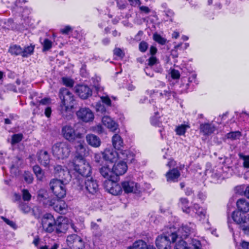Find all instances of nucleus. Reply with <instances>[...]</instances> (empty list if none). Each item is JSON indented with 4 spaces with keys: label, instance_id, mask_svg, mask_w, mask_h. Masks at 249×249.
Instances as JSON below:
<instances>
[{
    "label": "nucleus",
    "instance_id": "13d9d810",
    "mask_svg": "<svg viewBox=\"0 0 249 249\" xmlns=\"http://www.w3.org/2000/svg\"><path fill=\"white\" fill-rule=\"evenodd\" d=\"M148 48V44L145 41H142L139 45V50L142 53H145Z\"/></svg>",
    "mask_w": 249,
    "mask_h": 249
},
{
    "label": "nucleus",
    "instance_id": "aec40b11",
    "mask_svg": "<svg viewBox=\"0 0 249 249\" xmlns=\"http://www.w3.org/2000/svg\"><path fill=\"white\" fill-rule=\"evenodd\" d=\"M77 144L75 146V155L73 159H85L86 154V144L83 141L77 140Z\"/></svg>",
    "mask_w": 249,
    "mask_h": 249
},
{
    "label": "nucleus",
    "instance_id": "7ed1b4c3",
    "mask_svg": "<svg viewBox=\"0 0 249 249\" xmlns=\"http://www.w3.org/2000/svg\"><path fill=\"white\" fill-rule=\"evenodd\" d=\"M68 180L58 178L52 179L49 183L51 191L58 199L64 198L66 195V187Z\"/></svg>",
    "mask_w": 249,
    "mask_h": 249
},
{
    "label": "nucleus",
    "instance_id": "c03bdc74",
    "mask_svg": "<svg viewBox=\"0 0 249 249\" xmlns=\"http://www.w3.org/2000/svg\"><path fill=\"white\" fill-rule=\"evenodd\" d=\"M241 136V132L239 131H231L227 134V138L231 140L239 139Z\"/></svg>",
    "mask_w": 249,
    "mask_h": 249
},
{
    "label": "nucleus",
    "instance_id": "58836bf2",
    "mask_svg": "<svg viewBox=\"0 0 249 249\" xmlns=\"http://www.w3.org/2000/svg\"><path fill=\"white\" fill-rule=\"evenodd\" d=\"M179 202L183 212L186 213H189L191 212V208L188 206V199L187 198L181 197L179 199Z\"/></svg>",
    "mask_w": 249,
    "mask_h": 249
},
{
    "label": "nucleus",
    "instance_id": "5701e85b",
    "mask_svg": "<svg viewBox=\"0 0 249 249\" xmlns=\"http://www.w3.org/2000/svg\"><path fill=\"white\" fill-rule=\"evenodd\" d=\"M99 172L102 176L108 179H117L116 176L113 173L112 168L111 169L108 165L105 164L99 169Z\"/></svg>",
    "mask_w": 249,
    "mask_h": 249
},
{
    "label": "nucleus",
    "instance_id": "e2e57ef3",
    "mask_svg": "<svg viewBox=\"0 0 249 249\" xmlns=\"http://www.w3.org/2000/svg\"><path fill=\"white\" fill-rule=\"evenodd\" d=\"M170 74L171 75V77L173 79H178L180 76L179 71L178 70L174 69H171Z\"/></svg>",
    "mask_w": 249,
    "mask_h": 249
},
{
    "label": "nucleus",
    "instance_id": "37998d69",
    "mask_svg": "<svg viewBox=\"0 0 249 249\" xmlns=\"http://www.w3.org/2000/svg\"><path fill=\"white\" fill-rule=\"evenodd\" d=\"M23 138L22 133L15 134L12 136L11 144L14 145L21 142Z\"/></svg>",
    "mask_w": 249,
    "mask_h": 249
},
{
    "label": "nucleus",
    "instance_id": "473e14b6",
    "mask_svg": "<svg viewBox=\"0 0 249 249\" xmlns=\"http://www.w3.org/2000/svg\"><path fill=\"white\" fill-rule=\"evenodd\" d=\"M35 45L31 44L29 46H26L23 48H22L21 56L23 58H27L33 54Z\"/></svg>",
    "mask_w": 249,
    "mask_h": 249
},
{
    "label": "nucleus",
    "instance_id": "c9c22d12",
    "mask_svg": "<svg viewBox=\"0 0 249 249\" xmlns=\"http://www.w3.org/2000/svg\"><path fill=\"white\" fill-rule=\"evenodd\" d=\"M124 155L121 158L126 160V162L133 163L135 161V155L128 150H124L120 152Z\"/></svg>",
    "mask_w": 249,
    "mask_h": 249
},
{
    "label": "nucleus",
    "instance_id": "ddd939ff",
    "mask_svg": "<svg viewBox=\"0 0 249 249\" xmlns=\"http://www.w3.org/2000/svg\"><path fill=\"white\" fill-rule=\"evenodd\" d=\"M122 183L123 190L125 194H137L140 192V185L132 180H124Z\"/></svg>",
    "mask_w": 249,
    "mask_h": 249
},
{
    "label": "nucleus",
    "instance_id": "39448f33",
    "mask_svg": "<svg viewBox=\"0 0 249 249\" xmlns=\"http://www.w3.org/2000/svg\"><path fill=\"white\" fill-rule=\"evenodd\" d=\"M54 157L58 159H64L69 157L71 147L67 142H60L55 143L52 148Z\"/></svg>",
    "mask_w": 249,
    "mask_h": 249
},
{
    "label": "nucleus",
    "instance_id": "7c9ffc66",
    "mask_svg": "<svg viewBox=\"0 0 249 249\" xmlns=\"http://www.w3.org/2000/svg\"><path fill=\"white\" fill-rule=\"evenodd\" d=\"M50 155L47 151H40L38 157V161L43 166L47 167L50 163Z\"/></svg>",
    "mask_w": 249,
    "mask_h": 249
},
{
    "label": "nucleus",
    "instance_id": "4be33fe9",
    "mask_svg": "<svg viewBox=\"0 0 249 249\" xmlns=\"http://www.w3.org/2000/svg\"><path fill=\"white\" fill-rule=\"evenodd\" d=\"M102 155L105 161L112 163L116 161L118 156V153L112 149H106L102 152Z\"/></svg>",
    "mask_w": 249,
    "mask_h": 249
},
{
    "label": "nucleus",
    "instance_id": "0eeeda50",
    "mask_svg": "<svg viewBox=\"0 0 249 249\" xmlns=\"http://www.w3.org/2000/svg\"><path fill=\"white\" fill-rule=\"evenodd\" d=\"M231 217L241 230L245 233L249 234V214L244 215L239 212L233 211Z\"/></svg>",
    "mask_w": 249,
    "mask_h": 249
},
{
    "label": "nucleus",
    "instance_id": "393cba45",
    "mask_svg": "<svg viewBox=\"0 0 249 249\" xmlns=\"http://www.w3.org/2000/svg\"><path fill=\"white\" fill-rule=\"evenodd\" d=\"M147 63L146 67L152 68L155 67L154 71L157 72H161L162 69L160 65L159 59L155 56H151L148 59L146 60Z\"/></svg>",
    "mask_w": 249,
    "mask_h": 249
},
{
    "label": "nucleus",
    "instance_id": "f3484780",
    "mask_svg": "<svg viewBox=\"0 0 249 249\" xmlns=\"http://www.w3.org/2000/svg\"><path fill=\"white\" fill-rule=\"evenodd\" d=\"M195 224L191 223L188 225H182L178 230V236H180L183 240L186 239L190 235L195 232Z\"/></svg>",
    "mask_w": 249,
    "mask_h": 249
},
{
    "label": "nucleus",
    "instance_id": "412c9836",
    "mask_svg": "<svg viewBox=\"0 0 249 249\" xmlns=\"http://www.w3.org/2000/svg\"><path fill=\"white\" fill-rule=\"evenodd\" d=\"M165 176L168 183L177 182L180 178V172L177 168H173L167 172Z\"/></svg>",
    "mask_w": 249,
    "mask_h": 249
},
{
    "label": "nucleus",
    "instance_id": "79ce46f5",
    "mask_svg": "<svg viewBox=\"0 0 249 249\" xmlns=\"http://www.w3.org/2000/svg\"><path fill=\"white\" fill-rule=\"evenodd\" d=\"M37 193V198L39 201H44L49 197V194L45 189H40Z\"/></svg>",
    "mask_w": 249,
    "mask_h": 249
},
{
    "label": "nucleus",
    "instance_id": "b1692460",
    "mask_svg": "<svg viewBox=\"0 0 249 249\" xmlns=\"http://www.w3.org/2000/svg\"><path fill=\"white\" fill-rule=\"evenodd\" d=\"M74 107H58L59 114L66 120H70L73 118Z\"/></svg>",
    "mask_w": 249,
    "mask_h": 249
},
{
    "label": "nucleus",
    "instance_id": "f704fd0d",
    "mask_svg": "<svg viewBox=\"0 0 249 249\" xmlns=\"http://www.w3.org/2000/svg\"><path fill=\"white\" fill-rule=\"evenodd\" d=\"M33 170L36 177L37 179L39 181H42L45 178L44 172L43 170L38 165L34 166Z\"/></svg>",
    "mask_w": 249,
    "mask_h": 249
},
{
    "label": "nucleus",
    "instance_id": "6ab92c4d",
    "mask_svg": "<svg viewBox=\"0 0 249 249\" xmlns=\"http://www.w3.org/2000/svg\"><path fill=\"white\" fill-rule=\"evenodd\" d=\"M127 165L126 162L120 161L115 163L112 167L113 173L116 176L117 179H119V176L124 175L127 170Z\"/></svg>",
    "mask_w": 249,
    "mask_h": 249
},
{
    "label": "nucleus",
    "instance_id": "ea45409f",
    "mask_svg": "<svg viewBox=\"0 0 249 249\" xmlns=\"http://www.w3.org/2000/svg\"><path fill=\"white\" fill-rule=\"evenodd\" d=\"M153 40L160 45H163L167 42V39L162 37L157 33H155L153 35Z\"/></svg>",
    "mask_w": 249,
    "mask_h": 249
},
{
    "label": "nucleus",
    "instance_id": "603ef678",
    "mask_svg": "<svg viewBox=\"0 0 249 249\" xmlns=\"http://www.w3.org/2000/svg\"><path fill=\"white\" fill-rule=\"evenodd\" d=\"M211 177L215 179V181H218L219 180L222 179L223 177H222L221 169L219 171L218 170H213L212 172Z\"/></svg>",
    "mask_w": 249,
    "mask_h": 249
},
{
    "label": "nucleus",
    "instance_id": "a878e982",
    "mask_svg": "<svg viewBox=\"0 0 249 249\" xmlns=\"http://www.w3.org/2000/svg\"><path fill=\"white\" fill-rule=\"evenodd\" d=\"M200 131L204 136H209L215 130V126L211 123H204L200 125Z\"/></svg>",
    "mask_w": 249,
    "mask_h": 249
},
{
    "label": "nucleus",
    "instance_id": "9b49d317",
    "mask_svg": "<svg viewBox=\"0 0 249 249\" xmlns=\"http://www.w3.org/2000/svg\"><path fill=\"white\" fill-rule=\"evenodd\" d=\"M56 220L53 216L50 213L44 214L41 219L43 229L48 233H52L55 230Z\"/></svg>",
    "mask_w": 249,
    "mask_h": 249
},
{
    "label": "nucleus",
    "instance_id": "c85d7f7f",
    "mask_svg": "<svg viewBox=\"0 0 249 249\" xmlns=\"http://www.w3.org/2000/svg\"><path fill=\"white\" fill-rule=\"evenodd\" d=\"M86 139L87 143L92 147H98L101 145L100 139L94 134H89L87 135Z\"/></svg>",
    "mask_w": 249,
    "mask_h": 249
},
{
    "label": "nucleus",
    "instance_id": "bf43d9fd",
    "mask_svg": "<svg viewBox=\"0 0 249 249\" xmlns=\"http://www.w3.org/2000/svg\"><path fill=\"white\" fill-rule=\"evenodd\" d=\"M114 55L120 57L121 58H123L125 56V53L124 52L119 48H115L113 50Z\"/></svg>",
    "mask_w": 249,
    "mask_h": 249
},
{
    "label": "nucleus",
    "instance_id": "338daca9",
    "mask_svg": "<svg viewBox=\"0 0 249 249\" xmlns=\"http://www.w3.org/2000/svg\"><path fill=\"white\" fill-rule=\"evenodd\" d=\"M182 44H183L182 43H179V44L176 45L174 47V49L172 50L171 54L173 55V57H178V54L177 53V52L178 50V49L180 50L181 49H182Z\"/></svg>",
    "mask_w": 249,
    "mask_h": 249
},
{
    "label": "nucleus",
    "instance_id": "f03ea898",
    "mask_svg": "<svg viewBox=\"0 0 249 249\" xmlns=\"http://www.w3.org/2000/svg\"><path fill=\"white\" fill-rule=\"evenodd\" d=\"M177 237V232L170 229L157 236L155 241L156 247L158 249H171V244L176 241Z\"/></svg>",
    "mask_w": 249,
    "mask_h": 249
},
{
    "label": "nucleus",
    "instance_id": "423d86ee",
    "mask_svg": "<svg viewBox=\"0 0 249 249\" xmlns=\"http://www.w3.org/2000/svg\"><path fill=\"white\" fill-rule=\"evenodd\" d=\"M58 96L61 100L59 107H74L76 104L74 95L66 88H61L59 89Z\"/></svg>",
    "mask_w": 249,
    "mask_h": 249
},
{
    "label": "nucleus",
    "instance_id": "0e129e2a",
    "mask_svg": "<svg viewBox=\"0 0 249 249\" xmlns=\"http://www.w3.org/2000/svg\"><path fill=\"white\" fill-rule=\"evenodd\" d=\"M195 213L202 219H204L206 217V210L202 207L195 212Z\"/></svg>",
    "mask_w": 249,
    "mask_h": 249
},
{
    "label": "nucleus",
    "instance_id": "4c0bfd02",
    "mask_svg": "<svg viewBox=\"0 0 249 249\" xmlns=\"http://www.w3.org/2000/svg\"><path fill=\"white\" fill-rule=\"evenodd\" d=\"M91 229L93 235L96 237L99 238L102 235V231L100 229L99 226L94 222H91Z\"/></svg>",
    "mask_w": 249,
    "mask_h": 249
},
{
    "label": "nucleus",
    "instance_id": "72a5a7b5",
    "mask_svg": "<svg viewBox=\"0 0 249 249\" xmlns=\"http://www.w3.org/2000/svg\"><path fill=\"white\" fill-rule=\"evenodd\" d=\"M134 247H137L138 249H156L153 245H147L142 240H138L134 242Z\"/></svg>",
    "mask_w": 249,
    "mask_h": 249
},
{
    "label": "nucleus",
    "instance_id": "864d4df0",
    "mask_svg": "<svg viewBox=\"0 0 249 249\" xmlns=\"http://www.w3.org/2000/svg\"><path fill=\"white\" fill-rule=\"evenodd\" d=\"M24 179L28 184H31L34 180L33 174L29 171H25L23 174Z\"/></svg>",
    "mask_w": 249,
    "mask_h": 249
},
{
    "label": "nucleus",
    "instance_id": "dca6fc26",
    "mask_svg": "<svg viewBox=\"0 0 249 249\" xmlns=\"http://www.w3.org/2000/svg\"><path fill=\"white\" fill-rule=\"evenodd\" d=\"M76 115L78 119L84 122L92 121L94 119V114L89 108H81L76 112Z\"/></svg>",
    "mask_w": 249,
    "mask_h": 249
},
{
    "label": "nucleus",
    "instance_id": "9d476101",
    "mask_svg": "<svg viewBox=\"0 0 249 249\" xmlns=\"http://www.w3.org/2000/svg\"><path fill=\"white\" fill-rule=\"evenodd\" d=\"M67 244L71 249H85V242L81 237L76 234L69 235L67 237Z\"/></svg>",
    "mask_w": 249,
    "mask_h": 249
},
{
    "label": "nucleus",
    "instance_id": "2f4dec72",
    "mask_svg": "<svg viewBox=\"0 0 249 249\" xmlns=\"http://www.w3.org/2000/svg\"><path fill=\"white\" fill-rule=\"evenodd\" d=\"M112 142L115 149L123 151L121 148L123 147V141L120 135L115 134L112 138Z\"/></svg>",
    "mask_w": 249,
    "mask_h": 249
},
{
    "label": "nucleus",
    "instance_id": "e433bc0d",
    "mask_svg": "<svg viewBox=\"0 0 249 249\" xmlns=\"http://www.w3.org/2000/svg\"><path fill=\"white\" fill-rule=\"evenodd\" d=\"M8 52L12 55L21 56L22 47L20 45L17 44L11 45L8 49Z\"/></svg>",
    "mask_w": 249,
    "mask_h": 249
},
{
    "label": "nucleus",
    "instance_id": "09e8293b",
    "mask_svg": "<svg viewBox=\"0 0 249 249\" xmlns=\"http://www.w3.org/2000/svg\"><path fill=\"white\" fill-rule=\"evenodd\" d=\"M94 161L97 165H103L105 160L103 159L102 152L94 154Z\"/></svg>",
    "mask_w": 249,
    "mask_h": 249
},
{
    "label": "nucleus",
    "instance_id": "69168bd1",
    "mask_svg": "<svg viewBox=\"0 0 249 249\" xmlns=\"http://www.w3.org/2000/svg\"><path fill=\"white\" fill-rule=\"evenodd\" d=\"M140 12L142 14H149L151 10L147 6H139Z\"/></svg>",
    "mask_w": 249,
    "mask_h": 249
},
{
    "label": "nucleus",
    "instance_id": "a18cd8bd",
    "mask_svg": "<svg viewBox=\"0 0 249 249\" xmlns=\"http://www.w3.org/2000/svg\"><path fill=\"white\" fill-rule=\"evenodd\" d=\"M62 83L63 85L68 88H72L73 87L74 82L73 80L70 77H62L61 78Z\"/></svg>",
    "mask_w": 249,
    "mask_h": 249
},
{
    "label": "nucleus",
    "instance_id": "6e6d98bb",
    "mask_svg": "<svg viewBox=\"0 0 249 249\" xmlns=\"http://www.w3.org/2000/svg\"><path fill=\"white\" fill-rule=\"evenodd\" d=\"M22 199L24 201H29L32 196L27 189H23L21 191Z\"/></svg>",
    "mask_w": 249,
    "mask_h": 249
},
{
    "label": "nucleus",
    "instance_id": "cd10ccee",
    "mask_svg": "<svg viewBox=\"0 0 249 249\" xmlns=\"http://www.w3.org/2000/svg\"><path fill=\"white\" fill-rule=\"evenodd\" d=\"M54 174L56 177H58L61 179H66L65 177L66 175L69 177V173L66 168L60 165H55L53 166Z\"/></svg>",
    "mask_w": 249,
    "mask_h": 249
},
{
    "label": "nucleus",
    "instance_id": "de8ad7c7",
    "mask_svg": "<svg viewBox=\"0 0 249 249\" xmlns=\"http://www.w3.org/2000/svg\"><path fill=\"white\" fill-rule=\"evenodd\" d=\"M164 95L167 98V99H170L171 97L172 96L174 99H177L178 98L177 93L173 90H171L168 89V90H164L163 91Z\"/></svg>",
    "mask_w": 249,
    "mask_h": 249
},
{
    "label": "nucleus",
    "instance_id": "f257e3e1",
    "mask_svg": "<svg viewBox=\"0 0 249 249\" xmlns=\"http://www.w3.org/2000/svg\"><path fill=\"white\" fill-rule=\"evenodd\" d=\"M75 179L79 189L88 197L95 195L98 192V181L93 178H86L84 180V178L78 176Z\"/></svg>",
    "mask_w": 249,
    "mask_h": 249
},
{
    "label": "nucleus",
    "instance_id": "f8f14e48",
    "mask_svg": "<svg viewBox=\"0 0 249 249\" xmlns=\"http://www.w3.org/2000/svg\"><path fill=\"white\" fill-rule=\"evenodd\" d=\"M74 90L76 94L83 100L87 99L92 95V89L87 85L78 84L75 86Z\"/></svg>",
    "mask_w": 249,
    "mask_h": 249
},
{
    "label": "nucleus",
    "instance_id": "052dcab7",
    "mask_svg": "<svg viewBox=\"0 0 249 249\" xmlns=\"http://www.w3.org/2000/svg\"><path fill=\"white\" fill-rule=\"evenodd\" d=\"M240 158L244 161L243 165L245 168H249V155H243L241 154H239Z\"/></svg>",
    "mask_w": 249,
    "mask_h": 249
},
{
    "label": "nucleus",
    "instance_id": "bb28decb",
    "mask_svg": "<svg viewBox=\"0 0 249 249\" xmlns=\"http://www.w3.org/2000/svg\"><path fill=\"white\" fill-rule=\"evenodd\" d=\"M236 206L238 211H236L239 212L244 215L249 211V202L245 198L239 199L236 202Z\"/></svg>",
    "mask_w": 249,
    "mask_h": 249
},
{
    "label": "nucleus",
    "instance_id": "3c124183",
    "mask_svg": "<svg viewBox=\"0 0 249 249\" xmlns=\"http://www.w3.org/2000/svg\"><path fill=\"white\" fill-rule=\"evenodd\" d=\"M19 209L24 213H28L30 211L31 208L29 205L22 201H20L18 203Z\"/></svg>",
    "mask_w": 249,
    "mask_h": 249
},
{
    "label": "nucleus",
    "instance_id": "20e7f679",
    "mask_svg": "<svg viewBox=\"0 0 249 249\" xmlns=\"http://www.w3.org/2000/svg\"><path fill=\"white\" fill-rule=\"evenodd\" d=\"M74 170L83 178H88L91 174V167L85 159H73Z\"/></svg>",
    "mask_w": 249,
    "mask_h": 249
},
{
    "label": "nucleus",
    "instance_id": "8fccbe9b",
    "mask_svg": "<svg viewBox=\"0 0 249 249\" xmlns=\"http://www.w3.org/2000/svg\"><path fill=\"white\" fill-rule=\"evenodd\" d=\"M174 249H189V247L187 242L181 239L176 244Z\"/></svg>",
    "mask_w": 249,
    "mask_h": 249
},
{
    "label": "nucleus",
    "instance_id": "6e6552de",
    "mask_svg": "<svg viewBox=\"0 0 249 249\" xmlns=\"http://www.w3.org/2000/svg\"><path fill=\"white\" fill-rule=\"evenodd\" d=\"M63 137L71 142L80 140L83 137V134L77 132L73 127L70 125L64 126L62 128Z\"/></svg>",
    "mask_w": 249,
    "mask_h": 249
},
{
    "label": "nucleus",
    "instance_id": "a19ab883",
    "mask_svg": "<svg viewBox=\"0 0 249 249\" xmlns=\"http://www.w3.org/2000/svg\"><path fill=\"white\" fill-rule=\"evenodd\" d=\"M30 105L36 107V108H35L33 111V114H39L42 113L43 108L40 107L41 105L36 101V102L31 101Z\"/></svg>",
    "mask_w": 249,
    "mask_h": 249
},
{
    "label": "nucleus",
    "instance_id": "c756f323",
    "mask_svg": "<svg viewBox=\"0 0 249 249\" xmlns=\"http://www.w3.org/2000/svg\"><path fill=\"white\" fill-rule=\"evenodd\" d=\"M103 124L112 131H115L118 128V124L110 117L107 116L102 118Z\"/></svg>",
    "mask_w": 249,
    "mask_h": 249
},
{
    "label": "nucleus",
    "instance_id": "49530a36",
    "mask_svg": "<svg viewBox=\"0 0 249 249\" xmlns=\"http://www.w3.org/2000/svg\"><path fill=\"white\" fill-rule=\"evenodd\" d=\"M190 126L188 124H181L178 126L176 128V132L177 135L179 136L184 135L187 128H189Z\"/></svg>",
    "mask_w": 249,
    "mask_h": 249
},
{
    "label": "nucleus",
    "instance_id": "a211bd4d",
    "mask_svg": "<svg viewBox=\"0 0 249 249\" xmlns=\"http://www.w3.org/2000/svg\"><path fill=\"white\" fill-rule=\"evenodd\" d=\"M50 205L53 207L54 210L60 214H65L67 211L68 206L64 200L57 198V200H52Z\"/></svg>",
    "mask_w": 249,
    "mask_h": 249
},
{
    "label": "nucleus",
    "instance_id": "680f3d73",
    "mask_svg": "<svg viewBox=\"0 0 249 249\" xmlns=\"http://www.w3.org/2000/svg\"><path fill=\"white\" fill-rule=\"evenodd\" d=\"M41 106H49L51 103V99L49 97H45L40 100H36Z\"/></svg>",
    "mask_w": 249,
    "mask_h": 249
},
{
    "label": "nucleus",
    "instance_id": "4d7b16f0",
    "mask_svg": "<svg viewBox=\"0 0 249 249\" xmlns=\"http://www.w3.org/2000/svg\"><path fill=\"white\" fill-rule=\"evenodd\" d=\"M192 246L189 247V249H201V244L198 240L192 239Z\"/></svg>",
    "mask_w": 249,
    "mask_h": 249
},
{
    "label": "nucleus",
    "instance_id": "774afa93",
    "mask_svg": "<svg viewBox=\"0 0 249 249\" xmlns=\"http://www.w3.org/2000/svg\"><path fill=\"white\" fill-rule=\"evenodd\" d=\"M151 123L153 125L159 127H160V125L162 124L161 122H160L159 119L156 117H153L151 118Z\"/></svg>",
    "mask_w": 249,
    "mask_h": 249
},
{
    "label": "nucleus",
    "instance_id": "4468645a",
    "mask_svg": "<svg viewBox=\"0 0 249 249\" xmlns=\"http://www.w3.org/2000/svg\"><path fill=\"white\" fill-rule=\"evenodd\" d=\"M193 83L196 85L197 84L196 74H192L189 77L182 76L180 86V87L182 88L181 91H186L190 88L192 89L193 88H191V86L192 85V87H194Z\"/></svg>",
    "mask_w": 249,
    "mask_h": 249
},
{
    "label": "nucleus",
    "instance_id": "5fc2aeb1",
    "mask_svg": "<svg viewBox=\"0 0 249 249\" xmlns=\"http://www.w3.org/2000/svg\"><path fill=\"white\" fill-rule=\"evenodd\" d=\"M43 45V52L49 50L52 47V42L48 38H45L42 43Z\"/></svg>",
    "mask_w": 249,
    "mask_h": 249
},
{
    "label": "nucleus",
    "instance_id": "1a4fd4ad",
    "mask_svg": "<svg viewBox=\"0 0 249 249\" xmlns=\"http://www.w3.org/2000/svg\"><path fill=\"white\" fill-rule=\"evenodd\" d=\"M118 179L106 180L104 182L105 189L111 194L117 196L121 195L123 192L122 185H119L117 182Z\"/></svg>",
    "mask_w": 249,
    "mask_h": 249
},
{
    "label": "nucleus",
    "instance_id": "2eb2a0df",
    "mask_svg": "<svg viewBox=\"0 0 249 249\" xmlns=\"http://www.w3.org/2000/svg\"><path fill=\"white\" fill-rule=\"evenodd\" d=\"M69 220L65 217L60 216L56 220L55 230L56 233H65L69 228Z\"/></svg>",
    "mask_w": 249,
    "mask_h": 249
}]
</instances>
